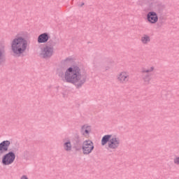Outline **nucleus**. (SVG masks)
<instances>
[{
	"instance_id": "2",
	"label": "nucleus",
	"mask_w": 179,
	"mask_h": 179,
	"mask_svg": "<svg viewBox=\"0 0 179 179\" xmlns=\"http://www.w3.org/2000/svg\"><path fill=\"white\" fill-rule=\"evenodd\" d=\"M22 34H18L11 41V51L14 55L18 57L24 54L29 47L27 40L22 36Z\"/></svg>"
},
{
	"instance_id": "6",
	"label": "nucleus",
	"mask_w": 179,
	"mask_h": 179,
	"mask_svg": "<svg viewBox=\"0 0 179 179\" xmlns=\"http://www.w3.org/2000/svg\"><path fill=\"white\" fill-rule=\"evenodd\" d=\"M54 55V48L52 46L46 45L43 47L40 52V56L41 58H44L45 59H48V58H51L52 55Z\"/></svg>"
},
{
	"instance_id": "9",
	"label": "nucleus",
	"mask_w": 179,
	"mask_h": 179,
	"mask_svg": "<svg viewBox=\"0 0 179 179\" xmlns=\"http://www.w3.org/2000/svg\"><path fill=\"white\" fill-rule=\"evenodd\" d=\"M10 146V141H4L0 143V156L6 153Z\"/></svg>"
},
{
	"instance_id": "4",
	"label": "nucleus",
	"mask_w": 179,
	"mask_h": 179,
	"mask_svg": "<svg viewBox=\"0 0 179 179\" xmlns=\"http://www.w3.org/2000/svg\"><path fill=\"white\" fill-rule=\"evenodd\" d=\"M81 149L83 155H90L94 149V144L90 140H85L82 144Z\"/></svg>"
},
{
	"instance_id": "3",
	"label": "nucleus",
	"mask_w": 179,
	"mask_h": 179,
	"mask_svg": "<svg viewBox=\"0 0 179 179\" xmlns=\"http://www.w3.org/2000/svg\"><path fill=\"white\" fill-rule=\"evenodd\" d=\"M102 146H107V148L110 150H115L120 148L121 145V140L119 136L114 134H106L103 136L101 141Z\"/></svg>"
},
{
	"instance_id": "14",
	"label": "nucleus",
	"mask_w": 179,
	"mask_h": 179,
	"mask_svg": "<svg viewBox=\"0 0 179 179\" xmlns=\"http://www.w3.org/2000/svg\"><path fill=\"white\" fill-rule=\"evenodd\" d=\"M155 71V66H152L148 69H145L141 71L142 73H150V72H153Z\"/></svg>"
},
{
	"instance_id": "18",
	"label": "nucleus",
	"mask_w": 179,
	"mask_h": 179,
	"mask_svg": "<svg viewBox=\"0 0 179 179\" xmlns=\"http://www.w3.org/2000/svg\"><path fill=\"white\" fill-rule=\"evenodd\" d=\"M2 58V52L0 51V59Z\"/></svg>"
},
{
	"instance_id": "1",
	"label": "nucleus",
	"mask_w": 179,
	"mask_h": 179,
	"mask_svg": "<svg viewBox=\"0 0 179 179\" xmlns=\"http://www.w3.org/2000/svg\"><path fill=\"white\" fill-rule=\"evenodd\" d=\"M64 80L69 83H74V85H83L85 79L82 76V71L78 66H71L64 73Z\"/></svg>"
},
{
	"instance_id": "8",
	"label": "nucleus",
	"mask_w": 179,
	"mask_h": 179,
	"mask_svg": "<svg viewBox=\"0 0 179 179\" xmlns=\"http://www.w3.org/2000/svg\"><path fill=\"white\" fill-rule=\"evenodd\" d=\"M147 21L150 24H156L159 22V16L155 11H151L147 14Z\"/></svg>"
},
{
	"instance_id": "17",
	"label": "nucleus",
	"mask_w": 179,
	"mask_h": 179,
	"mask_svg": "<svg viewBox=\"0 0 179 179\" xmlns=\"http://www.w3.org/2000/svg\"><path fill=\"white\" fill-rule=\"evenodd\" d=\"M20 179H29V177L26 175H23L22 176H21Z\"/></svg>"
},
{
	"instance_id": "7",
	"label": "nucleus",
	"mask_w": 179,
	"mask_h": 179,
	"mask_svg": "<svg viewBox=\"0 0 179 179\" xmlns=\"http://www.w3.org/2000/svg\"><path fill=\"white\" fill-rule=\"evenodd\" d=\"M15 159L16 155H15V152H9L2 157L1 163L3 166H9L15 162Z\"/></svg>"
},
{
	"instance_id": "10",
	"label": "nucleus",
	"mask_w": 179,
	"mask_h": 179,
	"mask_svg": "<svg viewBox=\"0 0 179 179\" xmlns=\"http://www.w3.org/2000/svg\"><path fill=\"white\" fill-rule=\"evenodd\" d=\"M90 132H92V127L90 126H88V125L83 126L81 129V133L84 136H85L86 138H89V135L90 134Z\"/></svg>"
},
{
	"instance_id": "5",
	"label": "nucleus",
	"mask_w": 179,
	"mask_h": 179,
	"mask_svg": "<svg viewBox=\"0 0 179 179\" xmlns=\"http://www.w3.org/2000/svg\"><path fill=\"white\" fill-rule=\"evenodd\" d=\"M116 79L120 85H125L129 82V73L127 71H122L117 73Z\"/></svg>"
},
{
	"instance_id": "16",
	"label": "nucleus",
	"mask_w": 179,
	"mask_h": 179,
	"mask_svg": "<svg viewBox=\"0 0 179 179\" xmlns=\"http://www.w3.org/2000/svg\"><path fill=\"white\" fill-rule=\"evenodd\" d=\"M173 162L176 166H179V156L175 155Z\"/></svg>"
},
{
	"instance_id": "13",
	"label": "nucleus",
	"mask_w": 179,
	"mask_h": 179,
	"mask_svg": "<svg viewBox=\"0 0 179 179\" xmlns=\"http://www.w3.org/2000/svg\"><path fill=\"white\" fill-rule=\"evenodd\" d=\"M64 150L67 152L72 150V145L71 144V141L65 140L64 143Z\"/></svg>"
},
{
	"instance_id": "12",
	"label": "nucleus",
	"mask_w": 179,
	"mask_h": 179,
	"mask_svg": "<svg viewBox=\"0 0 179 179\" xmlns=\"http://www.w3.org/2000/svg\"><path fill=\"white\" fill-rule=\"evenodd\" d=\"M141 41L142 44H143L144 45H146L150 43L151 38L149 36V35L144 34L141 36Z\"/></svg>"
},
{
	"instance_id": "15",
	"label": "nucleus",
	"mask_w": 179,
	"mask_h": 179,
	"mask_svg": "<svg viewBox=\"0 0 179 179\" xmlns=\"http://www.w3.org/2000/svg\"><path fill=\"white\" fill-rule=\"evenodd\" d=\"M142 79H143L144 83H149V82H150L152 78H150V76L149 75H145V76H143Z\"/></svg>"
},
{
	"instance_id": "11",
	"label": "nucleus",
	"mask_w": 179,
	"mask_h": 179,
	"mask_svg": "<svg viewBox=\"0 0 179 179\" xmlns=\"http://www.w3.org/2000/svg\"><path fill=\"white\" fill-rule=\"evenodd\" d=\"M50 39V35L47 33L42 34L39 35L38 37V43H47L48 40Z\"/></svg>"
}]
</instances>
